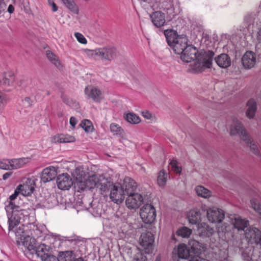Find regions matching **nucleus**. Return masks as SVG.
Instances as JSON below:
<instances>
[{
  "instance_id": "obj_41",
  "label": "nucleus",
  "mask_w": 261,
  "mask_h": 261,
  "mask_svg": "<svg viewBox=\"0 0 261 261\" xmlns=\"http://www.w3.org/2000/svg\"><path fill=\"white\" fill-rule=\"evenodd\" d=\"M0 169L3 170H12L11 160H0Z\"/></svg>"
},
{
  "instance_id": "obj_9",
  "label": "nucleus",
  "mask_w": 261,
  "mask_h": 261,
  "mask_svg": "<svg viewBox=\"0 0 261 261\" xmlns=\"http://www.w3.org/2000/svg\"><path fill=\"white\" fill-rule=\"evenodd\" d=\"M125 194L121 184H113L110 190V198L112 201L117 204L122 203L124 199Z\"/></svg>"
},
{
  "instance_id": "obj_25",
  "label": "nucleus",
  "mask_w": 261,
  "mask_h": 261,
  "mask_svg": "<svg viewBox=\"0 0 261 261\" xmlns=\"http://www.w3.org/2000/svg\"><path fill=\"white\" fill-rule=\"evenodd\" d=\"M31 161L30 158H22L11 160L12 170L17 169L24 167Z\"/></svg>"
},
{
  "instance_id": "obj_15",
  "label": "nucleus",
  "mask_w": 261,
  "mask_h": 261,
  "mask_svg": "<svg viewBox=\"0 0 261 261\" xmlns=\"http://www.w3.org/2000/svg\"><path fill=\"white\" fill-rule=\"evenodd\" d=\"M57 183L60 189L67 190L73 185V181L68 174L63 173L58 176Z\"/></svg>"
},
{
  "instance_id": "obj_17",
  "label": "nucleus",
  "mask_w": 261,
  "mask_h": 261,
  "mask_svg": "<svg viewBox=\"0 0 261 261\" xmlns=\"http://www.w3.org/2000/svg\"><path fill=\"white\" fill-rule=\"evenodd\" d=\"M17 188L22 195L24 196L30 195L35 189L34 181L31 179H28L25 183L19 185Z\"/></svg>"
},
{
  "instance_id": "obj_47",
  "label": "nucleus",
  "mask_w": 261,
  "mask_h": 261,
  "mask_svg": "<svg viewBox=\"0 0 261 261\" xmlns=\"http://www.w3.org/2000/svg\"><path fill=\"white\" fill-rule=\"evenodd\" d=\"M7 101V97L0 91V110H2Z\"/></svg>"
},
{
  "instance_id": "obj_45",
  "label": "nucleus",
  "mask_w": 261,
  "mask_h": 261,
  "mask_svg": "<svg viewBox=\"0 0 261 261\" xmlns=\"http://www.w3.org/2000/svg\"><path fill=\"white\" fill-rule=\"evenodd\" d=\"M177 162L174 160H172L170 163V165L172 168V170L176 173H179L181 171V168L177 166Z\"/></svg>"
},
{
  "instance_id": "obj_51",
  "label": "nucleus",
  "mask_w": 261,
  "mask_h": 261,
  "mask_svg": "<svg viewBox=\"0 0 261 261\" xmlns=\"http://www.w3.org/2000/svg\"><path fill=\"white\" fill-rule=\"evenodd\" d=\"M19 193H20L19 191H18L17 188H16V189L15 190V191L14 192V193L10 196V197H9L10 201H9L8 204H10V203L15 204L13 202V201L17 197V196H18Z\"/></svg>"
},
{
  "instance_id": "obj_18",
  "label": "nucleus",
  "mask_w": 261,
  "mask_h": 261,
  "mask_svg": "<svg viewBox=\"0 0 261 261\" xmlns=\"http://www.w3.org/2000/svg\"><path fill=\"white\" fill-rule=\"evenodd\" d=\"M57 175V170L54 167L45 168L42 172L41 180L43 182H49L54 179Z\"/></svg>"
},
{
  "instance_id": "obj_11",
  "label": "nucleus",
  "mask_w": 261,
  "mask_h": 261,
  "mask_svg": "<svg viewBox=\"0 0 261 261\" xmlns=\"http://www.w3.org/2000/svg\"><path fill=\"white\" fill-rule=\"evenodd\" d=\"M140 244L146 253H151L153 250L154 237L150 232L142 233L139 239Z\"/></svg>"
},
{
  "instance_id": "obj_16",
  "label": "nucleus",
  "mask_w": 261,
  "mask_h": 261,
  "mask_svg": "<svg viewBox=\"0 0 261 261\" xmlns=\"http://www.w3.org/2000/svg\"><path fill=\"white\" fill-rule=\"evenodd\" d=\"M231 223L234 228L239 231H244L249 227V221L246 219H242L238 215H233L231 218Z\"/></svg>"
},
{
  "instance_id": "obj_33",
  "label": "nucleus",
  "mask_w": 261,
  "mask_h": 261,
  "mask_svg": "<svg viewBox=\"0 0 261 261\" xmlns=\"http://www.w3.org/2000/svg\"><path fill=\"white\" fill-rule=\"evenodd\" d=\"M46 55L47 59L57 67L60 68L61 66V63L59 61L58 57L51 51H46Z\"/></svg>"
},
{
  "instance_id": "obj_48",
  "label": "nucleus",
  "mask_w": 261,
  "mask_h": 261,
  "mask_svg": "<svg viewBox=\"0 0 261 261\" xmlns=\"http://www.w3.org/2000/svg\"><path fill=\"white\" fill-rule=\"evenodd\" d=\"M74 36L76 38L77 40L81 43L85 44L87 43V41L85 37L84 36L83 34L80 33H75Z\"/></svg>"
},
{
  "instance_id": "obj_59",
  "label": "nucleus",
  "mask_w": 261,
  "mask_h": 261,
  "mask_svg": "<svg viewBox=\"0 0 261 261\" xmlns=\"http://www.w3.org/2000/svg\"><path fill=\"white\" fill-rule=\"evenodd\" d=\"M257 39L259 43H261V28L259 29L257 32Z\"/></svg>"
},
{
  "instance_id": "obj_10",
  "label": "nucleus",
  "mask_w": 261,
  "mask_h": 261,
  "mask_svg": "<svg viewBox=\"0 0 261 261\" xmlns=\"http://www.w3.org/2000/svg\"><path fill=\"white\" fill-rule=\"evenodd\" d=\"M202 211H206L208 220L212 223H221L224 219V212L215 207L205 209V206H201Z\"/></svg>"
},
{
  "instance_id": "obj_37",
  "label": "nucleus",
  "mask_w": 261,
  "mask_h": 261,
  "mask_svg": "<svg viewBox=\"0 0 261 261\" xmlns=\"http://www.w3.org/2000/svg\"><path fill=\"white\" fill-rule=\"evenodd\" d=\"M80 126L87 133L92 132L93 129V126L91 122L87 119L82 121L80 123Z\"/></svg>"
},
{
  "instance_id": "obj_30",
  "label": "nucleus",
  "mask_w": 261,
  "mask_h": 261,
  "mask_svg": "<svg viewBox=\"0 0 261 261\" xmlns=\"http://www.w3.org/2000/svg\"><path fill=\"white\" fill-rule=\"evenodd\" d=\"M66 7L75 14H79V8L73 0H61Z\"/></svg>"
},
{
  "instance_id": "obj_35",
  "label": "nucleus",
  "mask_w": 261,
  "mask_h": 261,
  "mask_svg": "<svg viewBox=\"0 0 261 261\" xmlns=\"http://www.w3.org/2000/svg\"><path fill=\"white\" fill-rule=\"evenodd\" d=\"M242 256L246 261H261V256L255 255L254 252L251 254V256H250L249 253L243 252Z\"/></svg>"
},
{
  "instance_id": "obj_5",
  "label": "nucleus",
  "mask_w": 261,
  "mask_h": 261,
  "mask_svg": "<svg viewBox=\"0 0 261 261\" xmlns=\"http://www.w3.org/2000/svg\"><path fill=\"white\" fill-rule=\"evenodd\" d=\"M5 209L8 217L9 230H12L20 222L21 216H24L26 211L12 203L6 205Z\"/></svg>"
},
{
  "instance_id": "obj_63",
  "label": "nucleus",
  "mask_w": 261,
  "mask_h": 261,
  "mask_svg": "<svg viewBox=\"0 0 261 261\" xmlns=\"http://www.w3.org/2000/svg\"><path fill=\"white\" fill-rule=\"evenodd\" d=\"M155 261H161V258L160 255L156 256Z\"/></svg>"
},
{
  "instance_id": "obj_44",
  "label": "nucleus",
  "mask_w": 261,
  "mask_h": 261,
  "mask_svg": "<svg viewBox=\"0 0 261 261\" xmlns=\"http://www.w3.org/2000/svg\"><path fill=\"white\" fill-rule=\"evenodd\" d=\"M71 252H66L59 257V261H73Z\"/></svg>"
},
{
  "instance_id": "obj_43",
  "label": "nucleus",
  "mask_w": 261,
  "mask_h": 261,
  "mask_svg": "<svg viewBox=\"0 0 261 261\" xmlns=\"http://www.w3.org/2000/svg\"><path fill=\"white\" fill-rule=\"evenodd\" d=\"M110 129L114 135H121L122 133V129L118 124L112 123L110 125Z\"/></svg>"
},
{
  "instance_id": "obj_62",
  "label": "nucleus",
  "mask_w": 261,
  "mask_h": 261,
  "mask_svg": "<svg viewBox=\"0 0 261 261\" xmlns=\"http://www.w3.org/2000/svg\"><path fill=\"white\" fill-rule=\"evenodd\" d=\"M68 242H70L71 243V244H73V245H75V239H71V240H67Z\"/></svg>"
},
{
  "instance_id": "obj_36",
  "label": "nucleus",
  "mask_w": 261,
  "mask_h": 261,
  "mask_svg": "<svg viewBox=\"0 0 261 261\" xmlns=\"http://www.w3.org/2000/svg\"><path fill=\"white\" fill-rule=\"evenodd\" d=\"M168 174L164 171H161L158 176V183L160 186H164L165 185L167 180Z\"/></svg>"
},
{
  "instance_id": "obj_54",
  "label": "nucleus",
  "mask_w": 261,
  "mask_h": 261,
  "mask_svg": "<svg viewBox=\"0 0 261 261\" xmlns=\"http://www.w3.org/2000/svg\"><path fill=\"white\" fill-rule=\"evenodd\" d=\"M23 102L27 107H30L32 105V101L30 98L28 97H26L23 100Z\"/></svg>"
},
{
  "instance_id": "obj_38",
  "label": "nucleus",
  "mask_w": 261,
  "mask_h": 261,
  "mask_svg": "<svg viewBox=\"0 0 261 261\" xmlns=\"http://www.w3.org/2000/svg\"><path fill=\"white\" fill-rule=\"evenodd\" d=\"M192 233V230L187 227H182L179 228L176 232L178 236L182 238H188Z\"/></svg>"
},
{
  "instance_id": "obj_12",
  "label": "nucleus",
  "mask_w": 261,
  "mask_h": 261,
  "mask_svg": "<svg viewBox=\"0 0 261 261\" xmlns=\"http://www.w3.org/2000/svg\"><path fill=\"white\" fill-rule=\"evenodd\" d=\"M84 93L87 99L95 102H100L103 98L102 91L98 87L92 85H89L85 88Z\"/></svg>"
},
{
  "instance_id": "obj_64",
  "label": "nucleus",
  "mask_w": 261,
  "mask_h": 261,
  "mask_svg": "<svg viewBox=\"0 0 261 261\" xmlns=\"http://www.w3.org/2000/svg\"><path fill=\"white\" fill-rule=\"evenodd\" d=\"M73 261H83V260L82 259H81V258H79L78 259H76L75 260H73Z\"/></svg>"
},
{
  "instance_id": "obj_2",
  "label": "nucleus",
  "mask_w": 261,
  "mask_h": 261,
  "mask_svg": "<svg viewBox=\"0 0 261 261\" xmlns=\"http://www.w3.org/2000/svg\"><path fill=\"white\" fill-rule=\"evenodd\" d=\"M22 237H23L21 239L23 245L31 254L35 253L42 261L56 260L57 258L55 256L51 255L46 252L47 250L44 244L37 246L36 240L34 238L29 236L24 237L23 235Z\"/></svg>"
},
{
  "instance_id": "obj_50",
  "label": "nucleus",
  "mask_w": 261,
  "mask_h": 261,
  "mask_svg": "<svg viewBox=\"0 0 261 261\" xmlns=\"http://www.w3.org/2000/svg\"><path fill=\"white\" fill-rule=\"evenodd\" d=\"M76 178V182L75 184L77 186H79V188L80 190H83L85 188L86 185V184L82 180V179L81 178H79L77 177Z\"/></svg>"
},
{
  "instance_id": "obj_29",
  "label": "nucleus",
  "mask_w": 261,
  "mask_h": 261,
  "mask_svg": "<svg viewBox=\"0 0 261 261\" xmlns=\"http://www.w3.org/2000/svg\"><path fill=\"white\" fill-rule=\"evenodd\" d=\"M195 190L198 196L207 198L211 196V192L208 189L201 186L196 187Z\"/></svg>"
},
{
  "instance_id": "obj_22",
  "label": "nucleus",
  "mask_w": 261,
  "mask_h": 261,
  "mask_svg": "<svg viewBox=\"0 0 261 261\" xmlns=\"http://www.w3.org/2000/svg\"><path fill=\"white\" fill-rule=\"evenodd\" d=\"M75 141L74 137L64 134H59L53 136L51 139L53 143H71Z\"/></svg>"
},
{
  "instance_id": "obj_26",
  "label": "nucleus",
  "mask_w": 261,
  "mask_h": 261,
  "mask_svg": "<svg viewBox=\"0 0 261 261\" xmlns=\"http://www.w3.org/2000/svg\"><path fill=\"white\" fill-rule=\"evenodd\" d=\"M113 185V183L108 181L107 179L100 178L96 188L99 190L101 194H104L105 193H106V194L107 192L110 190Z\"/></svg>"
},
{
  "instance_id": "obj_61",
  "label": "nucleus",
  "mask_w": 261,
  "mask_h": 261,
  "mask_svg": "<svg viewBox=\"0 0 261 261\" xmlns=\"http://www.w3.org/2000/svg\"><path fill=\"white\" fill-rule=\"evenodd\" d=\"M14 11V7L12 5H10L8 8V12L10 13H13Z\"/></svg>"
},
{
  "instance_id": "obj_23",
  "label": "nucleus",
  "mask_w": 261,
  "mask_h": 261,
  "mask_svg": "<svg viewBox=\"0 0 261 261\" xmlns=\"http://www.w3.org/2000/svg\"><path fill=\"white\" fill-rule=\"evenodd\" d=\"M151 18L154 25L158 28L163 26L165 22V15L160 11H156L152 13Z\"/></svg>"
},
{
  "instance_id": "obj_8",
  "label": "nucleus",
  "mask_w": 261,
  "mask_h": 261,
  "mask_svg": "<svg viewBox=\"0 0 261 261\" xmlns=\"http://www.w3.org/2000/svg\"><path fill=\"white\" fill-rule=\"evenodd\" d=\"M140 215L145 223L151 224L154 222L156 217L155 210L151 204H145L140 208Z\"/></svg>"
},
{
  "instance_id": "obj_27",
  "label": "nucleus",
  "mask_w": 261,
  "mask_h": 261,
  "mask_svg": "<svg viewBox=\"0 0 261 261\" xmlns=\"http://www.w3.org/2000/svg\"><path fill=\"white\" fill-rule=\"evenodd\" d=\"M189 222L192 224H196L201 221V214L197 209H193L190 211L188 215Z\"/></svg>"
},
{
  "instance_id": "obj_6",
  "label": "nucleus",
  "mask_w": 261,
  "mask_h": 261,
  "mask_svg": "<svg viewBox=\"0 0 261 261\" xmlns=\"http://www.w3.org/2000/svg\"><path fill=\"white\" fill-rule=\"evenodd\" d=\"M172 258L174 260L178 261L179 259H188V261H202L197 255L191 256L189 250L184 244H180L175 247L172 252Z\"/></svg>"
},
{
  "instance_id": "obj_4",
  "label": "nucleus",
  "mask_w": 261,
  "mask_h": 261,
  "mask_svg": "<svg viewBox=\"0 0 261 261\" xmlns=\"http://www.w3.org/2000/svg\"><path fill=\"white\" fill-rule=\"evenodd\" d=\"M86 55L94 60H105L112 61L117 56L118 53L116 48L113 47H103L96 48L94 50L86 49Z\"/></svg>"
},
{
  "instance_id": "obj_52",
  "label": "nucleus",
  "mask_w": 261,
  "mask_h": 261,
  "mask_svg": "<svg viewBox=\"0 0 261 261\" xmlns=\"http://www.w3.org/2000/svg\"><path fill=\"white\" fill-rule=\"evenodd\" d=\"M254 16L252 14L247 15L245 18V21L249 24H251L253 22Z\"/></svg>"
},
{
  "instance_id": "obj_49",
  "label": "nucleus",
  "mask_w": 261,
  "mask_h": 261,
  "mask_svg": "<svg viewBox=\"0 0 261 261\" xmlns=\"http://www.w3.org/2000/svg\"><path fill=\"white\" fill-rule=\"evenodd\" d=\"M204 229V231H203L202 230H200L202 233H204V235H206L207 237H210L212 236L213 233L215 232L214 228L208 226V225H206L205 227H203Z\"/></svg>"
},
{
  "instance_id": "obj_46",
  "label": "nucleus",
  "mask_w": 261,
  "mask_h": 261,
  "mask_svg": "<svg viewBox=\"0 0 261 261\" xmlns=\"http://www.w3.org/2000/svg\"><path fill=\"white\" fill-rule=\"evenodd\" d=\"M132 261H147V258L142 252L139 251L135 254Z\"/></svg>"
},
{
  "instance_id": "obj_19",
  "label": "nucleus",
  "mask_w": 261,
  "mask_h": 261,
  "mask_svg": "<svg viewBox=\"0 0 261 261\" xmlns=\"http://www.w3.org/2000/svg\"><path fill=\"white\" fill-rule=\"evenodd\" d=\"M242 62L246 68H252L256 63L255 54L251 51H247L242 58Z\"/></svg>"
},
{
  "instance_id": "obj_13",
  "label": "nucleus",
  "mask_w": 261,
  "mask_h": 261,
  "mask_svg": "<svg viewBox=\"0 0 261 261\" xmlns=\"http://www.w3.org/2000/svg\"><path fill=\"white\" fill-rule=\"evenodd\" d=\"M244 234L248 242L258 244L261 238V231L257 228L249 226L246 229Z\"/></svg>"
},
{
  "instance_id": "obj_14",
  "label": "nucleus",
  "mask_w": 261,
  "mask_h": 261,
  "mask_svg": "<svg viewBox=\"0 0 261 261\" xmlns=\"http://www.w3.org/2000/svg\"><path fill=\"white\" fill-rule=\"evenodd\" d=\"M143 202L142 195L138 193H134L128 195L125 203L127 207L130 210L138 208Z\"/></svg>"
},
{
  "instance_id": "obj_56",
  "label": "nucleus",
  "mask_w": 261,
  "mask_h": 261,
  "mask_svg": "<svg viewBox=\"0 0 261 261\" xmlns=\"http://www.w3.org/2000/svg\"><path fill=\"white\" fill-rule=\"evenodd\" d=\"M77 120L74 117H71L70 119V125L73 127H74L75 125L77 123Z\"/></svg>"
},
{
  "instance_id": "obj_32",
  "label": "nucleus",
  "mask_w": 261,
  "mask_h": 261,
  "mask_svg": "<svg viewBox=\"0 0 261 261\" xmlns=\"http://www.w3.org/2000/svg\"><path fill=\"white\" fill-rule=\"evenodd\" d=\"M189 244L190 246L191 249L196 254H198L199 253H200L203 248V247L202 246V245L201 244L194 240H190Z\"/></svg>"
},
{
  "instance_id": "obj_42",
  "label": "nucleus",
  "mask_w": 261,
  "mask_h": 261,
  "mask_svg": "<svg viewBox=\"0 0 261 261\" xmlns=\"http://www.w3.org/2000/svg\"><path fill=\"white\" fill-rule=\"evenodd\" d=\"M250 202L251 207L259 214L261 219V204L255 199H251Z\"/></svg>"
},
{
  "instance_id": "obj_57",
  "label": "nucleus",
  "mask_w": 261,
  "mask_h": 261,
  "mask_svg": "<svg viewBox=\"0 0 261 261\" xmlns=\"http://www.w3.org/2000/svg\"><path fill=\"white\" fill-rule=\"evenodd\" d=\"M142 115L145 118L147 119H150L152 117V115L148 111L143 112Z\"/></svg>"
},
{
  "instance_id": "obj_40",
  "label": "nucleus",
  "mask_w": 261,
  "mask_h": 261,
  "mask_svg": "<svg viewBox=\"0 0 261 261\" xmlns=\"http://www.w3.org/2000/svg\"><path fill=\"white\" fill-rule=\"evenodd\" d=\"M247 144L249 145L251 151L257 156H260V152L258 149V147L255 143L253 142L251 138H250V143H246Z\"/></svg>"
},
{
  "instance_id": "obj_34",
  "label": "nucleus",
  "mask_w": 261,
  "mask_h": 261,
  "mask_svg": "<svg viewBox=\"0 0 261 261\" xmlns=\"http://www.w3.org/2000/svg\"><path fill=\"white\" fill-rule=\"evenodd\" d=\"M125 119L127 122L132 124H138L140 122L139 117L132 113L126 114Z\"/></svg>"
},
{
  "instance_id": "obj_53",
  "label": "nucleus",
  "mask_w": 261,
  "mask_h": 261,
  "mask_svg": "<svg viewBox=\"0 0 261 261\" xmlns=\"http://www.w3.org/2000/svg\"><path fill=\"white\" fill-rule=\"evenodd\" d=\"M48 4L51 7L52 11L53 12H56L58 10V7L53 0H48Z\"/></svg>"
},
{
  "instance_id": "obj_21",
  "label": "nucleus",
  "mask_w": 261,
  "mask_h": 261,
  "mask_svg": "<svg viewBox=\"0 0 261 261\" xmlns=\"http://www.w3.org/2000/svg\"><path fill=\"white\" fill-rule=\"evenodd\" d=\"M217 64L221 68H226L231 65V59L226 54H221L215 57Z\"/></svg>"
},
{
  "instance_id": "obj_7",
  "label": "nucleus",
  "mask_w": 261,
  "mask_h": 261,
  "mask_svg": "<svg viewBox=\"0 0 261 261\" xmlns=\"http://www.w3.org/2000/svg\"><path fill=\"white\" fill-rule=\"evenodd\" d=\"M230 134L231 136L239 135L245 143L250 142V137L246 132L242 123L237 119H233L230 126Z\"/></svg>"
},
{
  "instance_id": "obj_58",
  "label": "nucleus",
  "mask_w": 261,
  "mask_h": 261,
  "mask_svg": "<svg viewBox=\"0 0 261 261\" xmlns=\"http://www.w3.org/2000/svg\"><path fill=\"white\" fill-rule=\"evenodd\" d=\"M12 174V172H8L5 173L3 176V179L4 180L7 179Z\"/></svg>"
},
{
  "instance_id": "obj_55",
  "label": "nucleus",
  "mask_w": 261,
  "mask_h": 261,
  "mask_svg": "<svg viewBox=\"0 0 261 261\" xmlns=\"http://www.w3.org/2000/svg\"><path fill=\"white\" fill-rule=\"evenodd\" d=\"M6 9V5L5 2L0 1V14L4 12Z\"/></svg>"
},
{
  "instance_id": "obj_39",
  "label": "nucleus",
  "mask_w": 261,
  "mask_h": 261,
  "mask_svg": "<svg viewBox=\"0 0 261 261\" xmlns=\"http://www.w3.org/2000/svg\"><path fill=\"white\" fill-rule=\"evenodd\" d=\"M61 97L63 101L67 105L75 109L78 108L79 103L75 100L71 99L64 95H62Z\"/></svg>"
},
{
  "instance_id": "obj_28",
  "label": "nucleus",
  "mask_w": 261,
  "mask_h": 261,
  "mask_svg": "<svg viewBox=\"0 0 261 261\" xmlns=\"http://www.w3.org/2000/svg\"><path fill=\"white\" fill-rule=\"evenodd\" d=\"M14 81V74L12 72H9L5 74L3 79L0 81V84L2 86L6 87L12 85Z\"/></svg>"
},
{
  "instance_id": "obj_1",
  "label": "nucleus",
  "mask_w": 261,
  "mask_h": 261,
  "mask_svg": "<svg viewBox=\"0 0 261 261\" xmlns=\"http://www.w3.org/2000/svg\"><path fill=\"white\" fill-rule=\"evenodd\" d=\"M215 54L211 50H200L192 45H189L180 55L181 59L185 62H191L195 59L194 69L197 72H202L212 66Z\"/></svg>"
},
{
  "instance_id": "obj_3",
  "label": "nucleus",
  "mask_w": 261,
  "mask_h": 261,
  "mask_svg": "<svg viewBox=\"0 0 261 261\" xmlns=\"http://www.w3.org/2000/svg\"><path fill=\"white\" fill-rule=\"evenodd\" d=\"M164 33L168 45L176 54L181 55L189 45L187 44L188 39L185 36H178L176 32L171 30H165Z\"/></svg>"
},
{
  "instance_id": "obj_31",
  "label": "nucleus",
  "mask_w": 261,
  "mask_h": 261,
  "mask_svg": "<svg viewBox=\"0 0 261 261\" xmlns=\"http://www.w3.org/2000/svg\"><path fill=\"white\" fill-rule=\"evenodd\" d=\"M100 179L96 175L90 176L86 180V185L90 189L97 188Z\"/></svg>"
},
{
  "instance_id": "obj_24",
  "label": "nucleus",
  "mask_w": 261,
  "mask_h": 261,
  "mask_svg": "<svg viewBox=\"0 0 261 261\" xmlns=\"http://www.w3.org/2000/svg\"><path fill=\"white\" fill-rule=\"evenodd\" d=\"M247 107L246 116L250 119L253 118L257 110L256 101L253 99H249L247 103Z\"/></svg>"
},
{
  "instance_id": "obj_20",
  "label": "nucleus",
  "mask_w": 261,
  "mask_h": 261,
  "mask_svg": "<svg viewBox=\"0 0 261 261\" xmlns=\"http://www.w3.org/2000/svg\"><path fill=\"white\" fill-rule=\"evenodd\" d=\"M122 189L127 195L135 193L134 192L137 188L136 182L132 178L126 177L124 178L123 183L121 185Z\"/></svg>"
},
{
  "instance_id": "obj_60",
  "label": "nucleus",
  "mask_w": 261,
  "mask_h": 261,
  "mask_svg": "<svg viewBox=\"0 0 261 261\" xmlns=\"http://www.w3.org/2000/svg\"><path fill=\"white\" fill-rule=\"evenodd\" d=\"M21 233H23V228H21V226H19L18 230L16 232V233L17 235H21Z\"/></svg>"
}]
</instances>
